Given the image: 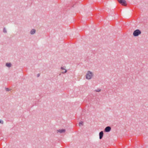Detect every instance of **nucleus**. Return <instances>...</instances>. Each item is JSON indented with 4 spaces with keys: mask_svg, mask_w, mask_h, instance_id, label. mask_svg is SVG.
Returning <instances> with one entry per match:
<instances>
[{
    "mask_svg": "<svg viewBox=\"0 0 148 148\" xmlns=\"http://www.w3.org/2000/svg\"><path fill=\"white\" fill-rule=\"evenodd\" d=\"M93 76V73L90 71H88L86 73V78L88 79H91Z\"/></svg>",
    "mask_w": 148,
    "mask_h": 148,
    "instance_id": "1",
    "label": "nucleus"
},
{
    "mask_svg": "<svg viewBox=\"0 0 148 148\" xmlns=\"http://www.w3.org/2000/svg\"><path fill=\"white\" fill-rule=\"evenodd\" d=\"M141 32L138 29L134 31L133 34L134 36H137L141 34Z\"/></svg>",
    "mask_w": 148,
    "mask_h": 148,
    "instance_id": "2",
    "label": "nucleus"
},
{
    "mask_svg": "<svg viewBox=\"0 0 148 148\" xmlns=\"http://www.w3.org/2000/svg\"><path fill=\"white\" fill-rule=\"evenodd\" d=\"M119 2L122 5L126 6L127 5L126 2L125 0H118Z\"/></svg>",
    "mask_w": 148,
    "mask_h": 148,
    "instance_id": "3",
    "label": "nucleus"
},
{
    "mask_svg": "<svg viewBox=\"0 0 148 148\" xmlns=\"http://www.w3.org/2000/svg\"><path fill=\"white\" fill-rule=\"evenodd\" d=\"M111 128L109 126L106 127L105 129V131L106 132H108L110 131Z\"/></svg>",
    "mask_w": 148,
    "mask_h": 148,
    "instance_id": "4",
    "label": "nucleus"
},
{
    "mask_svg": "<svg viewBox=\"0 0 148 148\" xmlns=\"http://www.w3.org/2000/svg\"><path fill=\"white\" fill-rule=\"evenodd\" d=\"M57 132H59L60 133H62L65 132V130L64 129L59 130H57Z\"/></svg>",
    "mask_w": 148,
    "mask_h": 148,
    "instance_id": "5",
    "label": "nucleus"
},
{
    "mask_svg": "<svg viewBox=\"0 0 148 148\" xmlns=\"http://www.w3.org/2000/svg\"><path fill=\"white\" fill-rule=\"evenodd\" d=\"M103 131H101L99 133V138L100 139H101L103 136Z\"/></svg>",
    "mask_w": 148,
    "mask_h": 148,
    "instance_id": "6",
    "label": "nucleus"
},
{
    "mask_svg": "<svg viewBox=\"0 0 148 148\" xmlns=\"http://www.w3.org/2000/svg\"><path fill=\"white\" fill-rule=\"evenodd\" d=\"M61 69L62 71V73H66V70L65 69L62 67Z\"/></svg>",
    "mask_w": 148,
    "mask_h": 148,
    "instance_id": "7",
    "label": "nucleus"
},
{
    "mask_svg": "<svg viewBox=\"0 0 148 148\" xmlns=\"http://www.w3.org/2000/svg\"><path fill=\"white\" fill-rule=\"evenodd\" d=\"M35 33V30L34 29H32L30 32L31 34H33Z\"/></svg>",
    "mask_w": 148,
    "mask_h": 148,
    "instance_id": "8",
    "label": "nucleus"
},
{
    "mask_svg": "<svg viewBox=\"0 0 148 148\" xmlns=\"http://www.w3.org/2000/svg\"><path fill=\"white\" fill-rule=\"evenodd\" d=\"M6 66L8 67H10L11 66V64L10 63H7L6 64Z\"/></svg>",
    "mask_w": 148,
    "mask_h": 148,
    "instance_id": "9",
    "label": "nucleus"
},
{
    "mask_svg": "<svg viewBox=\"0 0 148 148\" xmlns=\"http://www.w3.org/2000/svg\"><path fill=\"white\" fill-rule=\"evenodd\" d=\"M83 122H81L79 123V125L80 126L83 125Z\"/></svg>",
    "mask_w": 148,
    "mask_h": 148,
    "instance_id": "10",
    "label": "nucleus"
},
{
    "mask_svg": "<svg viewBox=\"0 0 148 148\" xmlns=\"http://www.w3.org/2000/svg\"><path fill=\"white\" fill-rule=\"evenodd\" d=\"M0 123L3 124V121L1 120H0Z\"/></svg>",
    "mask_w": 148,
    "mask_h": 148,
    "instance_id": "11",
    "label": "nucleus"
},
{
    "mask_svg": "<svg viewBox=\"0 0 148 148\" xmlns=\"http://www.w3.org/2000/svg\"><path fill=\"white\" fill-rule=\"evenodd\" d=\"M3 32H6V31L5 30V29H3Z\"/></svg>",
    "mask_w": 148,
    "mask_h": 148,
    "instance_id": "12",
    "label": "nucleus"
},
{
    "mask_svg": "<svg viewBox=\"0 0 148 148\" xmlns=\"http://www.w3.org/2000/svg\"><path fill=\"white\" fill-rule=\"evenodd\" d=\"M6 90L7 91H8L9 90V89L7 88H6Z\"/></svg>",
    "mask_w": 148,
    "mask_h": 148,
    "instance_id": "13",
    "label": "nucleus"
},
{
    "mask_svg": "<svg viewBox=\"0 0 148 148\" xmlns=\"http://www.w3.org/2000/svg\"><path fill=\"white\" fill-rule=\"evenodd\" d=\"M39 75H39V74H38V75H37V76H38V77H39Z\"/></svg>",
    "mask_w": 148,
    "mask_h": 148,
    "instance_id": "14",
    "label": "nucleus"
},
{
    "mask_svg": "<svg viewBox=\"0 0 148 148\" xmlns=\"http://www.w3.org/2000/svg\"><path fill=\"white\" fill-rule=\"evenodd\" d=\"M100 91V90H97L96 91H97V92H99V91Z\"/></svg>",
    "mask_w": 148,
    "mask_h": 148,
    "instance_id": "15",
    "label": "nucleus"
}]
</instances>
